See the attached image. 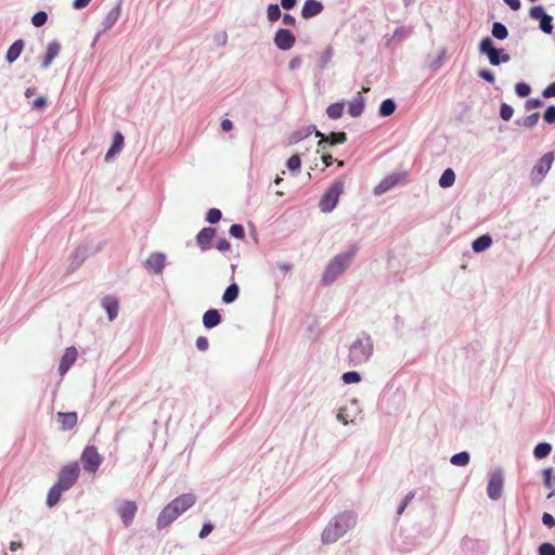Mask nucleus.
I'll return each instance as SVG.
<instances>
[{"instance_id": "nucleus-48", "label": "nucleus", "mask_w": 555, "mask_h": 555, "mask_svg": "<svg viewBox=\"0 0 555 555\" xmlns=\"http://www.w3.org/2000/svg\"><path fill=\"white\" fill-rule=\"evenodd\" d=\"M543 117L547 124H554L555 122V106L554 105L548 106L546 108V111L544 112Z\"/></svg>"}, {"instance_id": "nucleus-20", "label": "nucleus", "mask_w": 555, "mask_h": 555, "mask_svg": "<svg viewBox=\"0 0 555 555\" xmlns=\"http://www.w3.org/2000/svg\"><path fill=\"white\" fill-rule=\"evenodd\" d=\"M61 51V44L57 41H51L48 47L42 61V67L48 68L52 61L59 55Z\"/></svg>"}, {"instance_id": "nucleus-9", "label": "nucleus", "mask_w": 555, "mask_h": 555, "mask_svg": "<svg viewBox=\"0 0 555 555\" xmlns=\"http://www.w3.org/2000/svg\"><path fill=\"white\" fill-rule=\"evenodd\" d=\"M554 153L547 152L545 153L540 160L534 165L532 171H531V179L534 183H540L545 175L548 172V170L552 167V164L554 162Z\"/></svg>"}, {"instance_id": "nucleus-62", "label": "nucleus", "mask_w": 555, "mask_h": 555, "mask_svg": "<svg viewBox=\"0 0 555 555\" xmlns=\"http://www.w3.org/2000/svg\"><path fill=\"white\" fill-rule=\"evenodd\" d=\"M322 160L326 167L331 166L333 163V157L330 154H325L322 156Z\"/></svg>"}, {"instance_id": "nucleus-22", "label": "nucleus", "mask_w": 555, "mask_h": 555, "mask_svg": "<svg viewBox=\"0 0 555 555\" xmlns=\"http://www.w3.org/2000/svg\"><path fill=\"white\" fill-rule=\"evenodd\" d=\"M221 322V317L218 310L209 309L203 315V324L207 328H212Z\"/></svg>"}, {"instance_id": "nucleus-11", "label": "nucleus", "mask_w": 555, "mask_h": 555, "mask_svg": "<svg viewBox=\"0 0 555 555\" xmlns=\"http://www.w3.org/2000/svg\"><path fill=\"white\" fill-rule=\"evenodd\" d=\"M503 478L500 473H494L490 476L487 493L490 499L498 500L502 495Z\"/></svg>"}, {"instance_id": "nucleus-36", "label": "nucleus", "mask_w": 555, "mask_h": 555, "mask_svg": "<svg viewBox=\"0 0 555 555\" xmlns=\"http://www.w3.org/2000/svg\"><path fill=\"white\" fill-rule=\"evenodd\" d=\"M48 15L44 11H39L31 17V23L36 27L43 26L47 23Z\"/></svg>"}, {"instance_id": "nucleus-46", "label": "nucleus", "mask_w": 555, "mask_h": 555, "mask_svg": "<svg viewBox=\"0 0 555 555\" xmlns=\"http://www.w3.org/2000/svg\"><path fill=\"white\" fill-rule=\"evenodd\" d=\"M539 555H555V546L548 542L539 546Z\"/></svg>"}, {"instance_id": "nucleus-3", "label": "nucleus", "mask_w": 555, "mask_h": 555, "mask_svg": "<svg viewBox=\"0 0 555 555\" xmlns=\"http://www.w3.org/2000/svg\"><path fill=\"white\" fill-rule=\"evenodd\" d=\"M354 254L356 250H349L331 260L323 274L324 283H332L340 273H343L352 262Z\"/></svg>"}, {"instance_id": "nucleus-23", "label": "nucleus", "mask_w": 555, "mask_h": 555, "mask_svg": "<svg viewBox=\"0 0 555 555\" xmlns=\"http://www.w3.org/2000/svg\"><path fill=\"white\" fill-rule=\"evenodd\" d=\"M363 111H364V98L361 96L360 93H358V96L354 98L350 102L348 113L352 117H359L363 113Z\"/></svg>"}, {"instance_id": "nucleus-52", "label": "nucleus", "mask_w": 555, "mask_h": 555, "mask_svg": "<svg viewBox=\"0 0 555 555\" xmlns=\"http://www.w3.org/2000/svg\"><path fill=\"white\" fill-rule=\"evenodd\" d=\"M542 95L546 99L555 96V81L543 90Z\"/></svg>"}, {"instance_id": "nucleus-38", "label": "nucleus", "mask_w": 555, "mask_h": 555, "mask_svg": "<svg viewBox=\"0 0 555 555\" xmlns=\"http://www.w3.org/2000/svg\"><path fill=\"white\" fill-rule=\"evenodd\" d=\"M515 91H516L518 96L526 98V96H528L530 94L531 88L526 82H518L515 86Z\"/></svg>"}, {"instance_id": "nucleus-60", "label": "nucleus", "mask_w": 555, "mask_h": 555, "mask_svg": "<svg viewBox=\"0 0 555 555\" xmlns=\"http://www.w3.org/2000/svg\"><path fill=\"white\" fill-rule=\"evenodd\" d=\"M296 4V0H281V5L286 9H293Z\"/></svg>"}, {"instance_id": "nucleus-44", "label": "nucleus", "mask_w": 555, "mask_h": 555, "mask_svg": "<svg viewBox=\"0 0 555 555\" xmlns=\"http://www.w3.org/2000/svg\"><path fill=\"white\" fill-rule=\"evenodd\" d=\"M300 165H301V160L298 155L291 156L286 162V166L291 171H295V170L299 169Z\"/></svg>"}, {"instance_id": "nucleus-35", "label": "nucleus", "mask_w": 555, "mask_h": 555, "mask_svg": "<svg viewBox=\"0 0 555 555\" xmlns=\"http://www.w3.org/2000/svg\"><path fill=\"white\" fill-rule=\"evenodd\" d=\"M268 20L271 22L278 21L281 16V10L278 4H269L267 10Z\"/></svg>"}, {"instance_id": "nucleus-42", "label": "nucleus", "mask_w": 555, "mask_h": 555, "mask_svg": "<svg viewBox=\"0 0 555 555\" xmlns=\"http://www.w3.org/2000/svg\"><path fill=\"white\" fill-rule=\"evenodd\" d=\"M221 211L217 208H211L207 211L206 220L209 223H216L221 219Z\"/></svg>"}, {"instance_id": "nucleus-27", "label": "nucleus", "mask_w": 555, "mask_h": 555, "mask_svg": "<svg viewBox=\"0 0 555 555\" xmlns=\"http://www.w3.org/2000/svg\"><path fill=\"white\" fill-rule=\"evenodd\" d=\"M492 244V238L489 235H482L474 241L473 250L475 253H481L489 248Z\"/></svg>"}, {"instance_id": "nucleus-29", "label": "nucleus", "mask_w": 555, "mask_h": 555, "mask_svg": "<svg viewBox=\"0 0 555 555\" xmlns=\"http://www.w3.org/2000/svg\"><path fill=\"white\" fill-rule=\"evenodd\" d=\"M238 293H240L238 286L235 283L231 284L224 291L223 296H222V301L224 304L233 302L234 300H236Z\"/></svg>"}, {"instance_id": "nucleus-59", "label": "nucleus", "mask_w": 555, "mask_h": 555, "mask_svg": "<svg viewBox=\"0 0 555 555\" xmlns=\"http://www.w3.org/2000/svg\"><path fill=\"white\" fill-rule=\"evenodd\" d=\"M221 128L223 131H230L233 129V124L230 119H223L221 122Z\"/></svg>"}, {"instance_id": "nucleus-64", "label": "nucleus", "mask_w": 555, "mask_h": 555, "mask_svg": "<svg viewBox=\"0 0 555 555\" xmlns=\"http://www.w3.org/2000/svg\"><path fill=\"white\" fill-rule=\"evenodd\" d=\"M414 498V492H410L405 495V498L403 499V501L401 502L402 504L406 505L410 503V501Z\"/></svg>"}, {"instance_id": "nucleus-61", "label": "nucleus", "mask_w": 555, "mask_h": 555, "mask_svg": "<svg viewBox=\"0 0 555 555\" xmlns=\"http://www.w3.org/2000/svg\"><path fill=\"white\" fill-rule=\"evenodd\" d=\"M46 105V99L40 96V98H37L34 103H33V106L35 108H41Z\"/></svg>"}, {"instance_id": "nucleus-5", "label": "nucleus", "mask_w": 555, "mask_h": 555, "mask_svg": "<svg viewBox=\"0 0 555 555\" xmlns=\"http://www.w3.org/2000/svg\"><path fill=\"white\" fill-rule=\"evenodd\" d=\"M345 184L341 180L334 181L320 201V209L323 212L332 211L338 202L339 196L344 192Z\"/></svg>"}, {"instance_id": "nucleus-6", "label": "nucleus", "mask_w": 555, "mask_h": 555, "mask_svg": "<svg viewBox=\"0 0 555 555\" xmlns=\"http://www.w3.org/2000/svg\"><path fill=\"white\" fill-rule=\"evenodd\" d=\"M479 51L481 53H486L489 57V62L494 66H498L501 63H506L511 60L509 54L493 47V41L489 37L481 39L479 43Z\"/></svg>"}, {"instance_id": "nucleus-12", "label": "nucleus", "mask_w": 555, "mask_h": 555, "mask_svg": "<svg viewBox=\"0 0 555 555\" xmlns=\"http://www.w3.org/2000/svg\"><path fill=\"white\" fill-rule=\"evenodd\" d=\"M166 264V257L162 253H153L145 260V267L147 270L155 274H159Z\"/></svg>"}, {"instance_id": "nucleus-31", "label": "nucleus", "mask_w": 555, "mask_h": 555, "mask_svg": "<svg viewBox=\"0 0 555 555\" xmlns=\"http://www.w3.org/2000/svg\"><path fill=\"white\" fill-rule=\"evenodd\" d=\"M492 35L499 39V40H504L507 38L508 36V30L507 28L505 27V25H503L502 23L500 22H495L492 26Z\"/></svg>"}, {"instance_id": "nucleus-30", "label": "nucleus", "mask_w": 555, "mask_h": 555, "mask_svg": "<svg viewBox=\"0 0 555 555\" xmlns=\"http://www.w3.org/2000/svg\"><path fill=\"white\" fill-rule=\"evenodd\" d=\"M326 114L331 119H338L344 114V103L343 102H336L331 104L326 108Z\"/></svg>"}, {"instance_id": "nucleus-53", "label": "nucleus", "mask_w": 555, "mask_h": 555, "mask_svg": "<svg viewBox=\"0 0 555 555\" xmlns=\"http://www.w3.org/2000/svg\"><path fill=\"white\" fill-rule=\"evenodd\" d=\"M542 522L547 527H554L555 518L551 514L544 513L542 516Z\"/></svg>"}, {"instance_id": "nucleus-56", "label": "nucleus", "mask_w": 555, "mask_h": 555, "mask_svg": "<svg viewBox=\"0 0 555 555\" xmlns=\"http://www.w3.org/2000/svg\"><path fill=\"white\" fill-rule=\"evenodd\" d=\"M90 2H91V0H75L73 3V7L76 10H81V9L86 8Z\"/></svg>"}, {"instance_id": "nucleus-47", "label": "nucleus", "mask_w": 555, "mask_h": 555, "mask_svg": "<svg viewBox=\"0 0 555 555\" xmlns=\"http://www.w3.org/2000/svg\"><path fill=\"white\" fill-rule=\"evenodd\" d=\"M547 14L544 12V9L540 5L533 7L530 9V16L533 20H543Z\"/></svg>"}, {"instance_id": "nucleus-25", "label": "nucleus", "mask_w": 555, "mask_h": 555, "mask_svg": "<svg viewBox=\"0 0 555 555\" xmlns=\"http://www.w3.org/2000/svg\"><path fill=\"white\" fill-rule=\"evenodd\" d=\"M124 146V135L120 132H116L114 134V140L112 143V146L109 147L108 152L106 153V160H108L113 155L116 153H119Z\"/></svg>"}, {"instance_id": "nucleus-33", "label": "nucleus", "mask_w": 555, "mask_h": 555, "mask_svg": "<svg viewBox=\"0 0 555 555\" xmlns=\"http://www.w3.org/2000/svg\"><path fill=\"white\" fill-rule=\"evenodd\" d=\"M552 450V447L547 442H541L538 446H535L533 454L537 459H544L546 457Z\"/></svg>"}, {"instance_id": "nucleus-63", "label": "nucleus", "mask_w": 555, "mask_h": 555, "mask_svg": "<svg viewBox=\"0 0 555 555\" xmlns=\"http://www.w3.org/2000/svg\"><path fill=\"white\" fill-rule=\"evenodd\" d=\"M22 546H23V544H22L21 542L13 541V542H11V544H10V550H11L12 552H15V551H17L18 548H21Z\"/></svg>"}, {"instance_id": "nucleus-55", "label": "nucleus", "mask_w": 555, "mask_h": 555, "mask_svg": "<svg viewBox=\"0 0 555 555\" xmlns=\"http://www.w3.org/2000/svg\"><path fill=\"white\" fill-rule=\"evenodd\" d=\"M214 529V526L211 524H205L199 532V538L204 539L206 538Z\"/></svg>"}, {"instance_id": "nucleus-1", "label": "nucleus", "mask_w": 555, "mask_h": 555, "mask_svg": "<svg viewBox=\"0 0 555 555\" xmlns=\"http://www.w3.org/2000/svg\"><path fill=\"white\" fill-rule=\"evenodd\" d=\"M196 500L197 498L193 493H184L173 499L159 513L157 518V527L166 528L167 526H169L182 513L192 507L195 504Z\"/></svg>"}, {"instance_id": "nucleus-13", "label": "nucleus", "mask_w": 555, "mask_h": 555, "mask_svg": "<svg viewBox=\"0 0 555 555\" xmlns=\"http://www.w3.org/2000/svg\"><path fill=\"white\" fill-rule=\"evenodd\" d=\"M274 42L282 50L291 49L295 43L294 35L287 29H279L275 33Z\"/></svg>"}, {"instance_id": "nucleus-15", "label": "nucleus", "mask_w": 555, "mask_h": 555, "mask_svg": "<svg viewBox=\"0 0 555 555\" xmlns=\"http://www.w3.org/2000/svg\"><path fill=\"white\" fill-rule=\"evenodd\" d=\"M56 420L62 430H70L77 425L78 415L76 412H59Z\"/></svg>"}, {"instance_id": "nucleus-26", "label": "nucleus", "mask_w": 555, "mask_h": 555, "mask_svg": "<svg viewBox=\"0 0 555 555\" xmlns=\"http://www.w3.org/2000/svg\"><path fill=\"white\" fill-rule=\"evenodd\" d=\"M23 48H24V42L23 40H16L8 50L7 52V61L9 63H13L15 60H17V57L20 56V54L22 53L23 51Z\"/></svg>"}, {"instance_id": "nucleus-34", "label": "nucleus", "mask_w": 555, "mask_h": 555, "mask_svg": "<svg viewBox=\"0 0 555 555\" xmlns=\"http://www.w3.org/2000/svg\"><path fill=\"white\" fill-rule=\"evenodd\" d=\"M469 454L465 451L454 454L451 457V463L455 466H465L469 462Z\"/></svg>"}, {"instance_id": "nucleus-24", "label": "nucleus", "mask_w": 555, "mask_h": 555, "mask_svg": "<svg viewBox=\"0 0 555 555\" xmlns=\"http://www.w3.org/2000/svg\"><path fill=\"white\" fill-rule=\"evenodd\" d=\"M64 491L65 490L62 487H60L57 483H55L48 492V495H47L48 506H50V507L55 506L59 503L61 495Z\"/></svg>"}, {"instance_id": "nucleus-10", "label": "nucleus", "mask_w": 555, "mask_h": 555, "mask_svg": "<svg viewBox=\"0 0 555 555\" xmlns=\"http://www.w3.org/2000/svg\"><path fill=\"white\" fill-rule=\"evenodd\" d=\"M137 511L138 506L134 501L126 500L121 503L118 508V514L125 526L128 527L132 522Z\"/></svg>"}, {"instance_id": "nucleus-43", "label": "nucleus", "mask_w": 555, "mask_h": 555, "mask_svg": "<svg viewBox=\"0 0 555 555\" xmlns=\"http://www.w3.org/2000/svg\"><path fill=\"white\" fill-rule=\"evenodd\" d=\"M230 234L235 238L243 240L245 237V230L241 224H232Z\"/></svg>"}, {"instance_id": "nucleus-8", "label": "nucleus", "mask_w": 555, "mask_h": 555, "mask_svg": "<svg viewBox=\"0 0 555 555\" xmlns=\"http://www.w3.org/2000/svg\"><path fill=\"white\" fill-rule=\"evenodd\" d=\"M81 463L85 470L91 474L98 472L102 463V457L94 446H88L83 449L81 453Z\"/></svg>"}, {"instance_id": "nucleus-21", "label": "nucleus", "mask_w": 555, "mask_h": 555, "mask_svg": "<svg viewBox=\"0 0 555 555\" xmlns=\"http://www.w3.org/2000/svg\"><path fill=\"white\" fill-rule=\"evenodd\" d=\"M315 137L321 138L319 145H322L325 141H328L331 144H343L347 141V134L345 132H332L327 138H325L322 132L317 130Z\"/></svg>"}, {"instance_id": "nucleus-49", "label": "nucleus", "mask_w": 555, "mask_h": 555, "mask_svg": "<svg viewBox=\"0 0 555 555\" xmlns=\"http://www.w3.org/2000/svg\"><path fill=\"white\" fill-rule=\"evenodd\" d=\"M479 77L485 79L486 81L492 83L495 80L494 74L488 69H481L478 73Z\"/></svg>"}, {"instance_id": "nucleus-28", "label": "nucleus", "mask_w": 555, "mask_h": 555, "mask_svg": "<svg viewBox=\"0 0 555 555\" xmlns=\"http://www.w3.org/2000/svg\"><path fill=\"white\" fill-rule=\"evenodd\" d=\"M455 173L451 168H448L443 171L439 179V185L443 189L450 188L454 184Z\"/></svg>"}, {"instance_id": "nucleus-18", "label": "nucleus", "mask_w": 555, "mask_h": 555, "mask_svg": "<svg viewBox=\"0 0 555 555\" xmlns=\"http://www.w3.org/2000/svg\"><path fill=\"white\" fill-rule=\"evenodd\" d=\"M322 2L318 0H306L301 9V16L306 20L311 18L323 11Z\"/></svg>"}, {"instance_id": "nucleus-51", "label": "nucleus", "mask_w": 555, "mask_h": 555, "mask_svg": "<svg viewBox=\"0 0 555 555\" xmlns=\"http://www.w3.org/2000/svg\"><path fill=\"white\" fill-rule=\"evenodd\" d=\"M209 343L208 339L204 336H199L196 339V347L201 351H205L208 349Z\"/></svg>"}, {"instance_id": "nucleus-7", "label": "nucleus", "mask_w": 555, "mask_h": 555, "mask_svg": "<svg viewBox=\"0 0 555 555\" xmlns=\"http://www.w3.org/2000/svg\"><path fill=\"white\" fill-rule=\"evenodd\" d=\"M80 474V468L77 462H72L64 465L57 478V485L62 487L64 490H68L72 488L76 481L78 480Z\"/></svg>"}, {"instance_id": "nucleus-41", "label": "nucleus", "mask_w": 555, "mask_h": 555, "mask_svg": "<svg viewBox=\"0 0 555 555\" xmlns=\"http://www.w3.org/2000/svg\"><path fill=\"white\" fill-rule=\"evenodd\" d=\"M119 13H120L119 8H115L107 14V16L105 18L106 28L112 27L116 23L118 16H119Z\"/></svg>"}, {"instance_id": "nucleus-19", "label": "nucleus", "mask_w": 555, "mask_h": 555, "mask_svg": "<svg viewBox=\"0 0 555 555\" xmlns=\"http://www.w3.org/2000/svg\"><path fill=\"white\" fill-rule=\"evenodd\" d=\"M101 305L106 310L109 321L116 319L119 310V302L115 297L105 296L102 299Z\"/></svg>"}, {"instance_id": "nucleus-57", "label": "nucleus", "mask_w": 555, "mask_h": 555, "mask_svg": "<svg viewBox=\"0 0 555 555\" xmlns=\"http://www.w3.org/2000/svg\"><path fill=\"white\" fill-rule=\"evenodd\" d=\"M283 23L288 26H294L296 23V20L293 15L286 13L283 15Z\"/></svg>"}, {"instance_id": "nucleus-50", "label": "nucleus", "mask_w": 555, "mask_h": 555, "mask_svg": "<svg viewBox=\"0 0 555 555\" xmlns=\"http://www.w3.org/2000/svg\"><path fill=\"white\" fill-rule=\"evenodd\" d=\"M216 247H217L218 250H220L222 253H225V251L230 250L231 245H230L228 240L220 238V240H218Z\"/></svg>"}, {"instance_id": "nucleus-2", "label": "nucleus", "mask_w": 555, "mask_h": 555, "mask_svg": "<svg viewBox=\"0 0 555 555\" xmlns=\"http://www.w3.org/2000/svg\"><path fill=\"white\" fill-rule=\"evenodd\" d=\"M356 525V516L350 512L337 515L323 530L322 541L326 544L336 542Z\"/></svg>"}, {"instance_id": "nucleus-54", "label": "nucleus", "mask_w": 555, "mask_h": 555, "mask_svg": "<svg viewBox=\"0 0 555 555\" xmlns=\"http://www.w3.org/2000/svg\"><path fill=\"white\" fill-rule=\"evenodd\" d=\"M542 105V101L539 99H530L526 102V108L527 109H533L537 107H540Z\"/></svg>"}, {"instance_id": "nucleus-39", "label": "nucleus", "mask_w": 555, "mask_h": 555, "mask_svg": "<svg viewBox=\"0 0 555 555\" xmlns=\"http://www.w3.org/2000/svg\"><path fill=\"white\" fill-rule=\"evenodd\" d=\"M514 109L511 105L503 103L500 107V116L503 120L507 121L513 117Z\"/></svg>"}, {"instance_id": "nucleus-45", "label": "nucleus", "mask_w": 555, "mask_h": 555, "mask_svg": "<svg viewBox=\"0 0 555 555\" xmlns=\"http://www.w3.org/2000/svg\"><path fill=\"white\" fill-rule=\"evenodd\" d=\"M552 20H553L552 16L546 15L545 17H543V20L540 21V28L542 29V31H544L546 34H552V31H553Z\"/></svg>"}, {"instance_id": "nucleus-14", "label": "nucleus", "mask_w": 555, "mask_h": 555, "mask_svg": "<svg viewBox=\"0 0 555 555\" xmlns=\"http://www.w3.org/2000/svg\"><path fill=\"white\" fill-rule=\"evenodd\" d=\"M78 357V351L75 347H68L65 349V352L60 362V374L63 376L69 367L76 362Z\"/></svg>"}, {"instance_id": "nucleus-17", "label": "nucleus", "mask_w": 555, "mask_h": 555, "mask_svg": "<svg viewBox=\"0 0 555 555\" xmlns=\"http://www.w3.org/2000/svg\"><path fill=\"white\" fill-rule=\"evenodd\" d=\"M216 235V230L214 228H204L199 231L196 236V243L201 247L202 250H207L211 246V241Z\"/></svg>"}, {"instance_id": "nucleus-32", "label": "nucleus", "mask_w": 555, "mask_h": 555, "mask_svg": "<svg viewBox=\"0 0 555 555\" xmlns=\"http://www.w3.org/2000/svg\"><path fill=\"white\" fill-rule=\"evenodd\" d=\"M396 109V103L391 99L384 100L379 106V115L390 116Z\"/></svg>"}, {"instance_id": "nucleus-4", "label": "nucleus", "mask_w": 555, "mask_h": 555, "mask_svg": "<svg viewBox=\"0 0 555 555\" xmlns=\"http://www.w3.org/2000/svg\"><path fill=\"white\" fill-rule=\"evenodd\" d=\"M373 352V343L370 337L357 339L350 347L349 362L359 365L366 362Z\"/></svg>"}, {"instance_id": "nucleus-37", "label": "nucleus", "mask_w": 555, "mask_h": 555, "mask_svg": "<svg viewBox=\"0 0 555 555\" xmlns=\"http://www.w3.org/2000/svg\"><path fill=\"white\" fill-rule=\"evenodd\" d=\"M343 380L345 384H356L361 380V376L358 372L350 371L343 374Z\"/></svg>"}, {"instance_id": "nucleus-58", "label": "nucleus", "mask_w": 555, "mask_h": 555, "mask_svg": "<svg viewBox=\"0 0 555 555\" xmlns=\"http://www.w3.org/2000/svg\"><path fill=\"white\" fill-rule=\"evenodd\" d=\"M504 1L514 11H517L520 8V0H504Z\"/></svg>"}, {"instance_id": "nucleus-40", "label": "nucleus", "mask_w": 555, "mask_h": 555, "mask_svg": "<svg viewBox=\"0 0 555 555\" xmlns=\"http://www.w3.org/2000/svg\"><path fill=\"white\" fill-rule=\"evenodd\" d=\"M539 119H540L539 113L530 114L524 118L522 126L526 128H532L538 124Z\"/></svg>"}, {"instance_id": "nucleus-16", "label": "nucleus", "mask_w": 555, "mask_h": 555, "mask_svg": "<svg viewBox=\"0 0 555 555\" xmlns=\"http://www.w3.org/2000/svg\"><path fill=\"white\" fill-rule=\"evenodd\" d=\"M403 178L401 175H390L387 176L384 180H382L374 189V193L376 195H382L392 189L395 185L399 183V181Z\"/></svg>"}]
</instances>
